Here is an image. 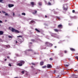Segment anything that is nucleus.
<instances>
[{
    "instance_id": "nucleus-36",
    "label": "nucleus",
    "mask_w": 78,
    "mask_h": 78,
    "mask_svg": "<svg viewBox=\"0 0 78 78\" xmlns=\"http://www.w3.org/2000/svg\"><path fill=\"white\" fill-rule=\"evenodd\" d=\"M53 2L52 3V5H53V4H54V3H55V1H54V0H53Z\"/></svg>"
},
{
    "instance_id": "nucleus-54",
    "label": "nucleus",
    "mask_w": 78,
    "mask_h": 78,
    "mask_svg": "<svg viewBox=\"0 0 78 78\" xmlns=\"http://www.w3.org/2000/svg\"><path fill=\"white\" fill-rule=\"evenodd\" d=\"M50 2H51V1H52V0H50Z\"/></svg>"
},
{
    "instance_id": "nucleus-18",
    "label": "nucleus",
    "mask_w": 78,
    "mask_h": 78,
    "mask_svg": "<svg viewBox=\"0 0 78 78\" xmlns=\"http://www.w3.org/2000/svg\"><path fill=\"white\" fill-rule=\"evenodd\" d=\"M46 67H47V66H44L42 67V68H43V69H45V68H46Z\"/></svg>"
},
{
    "instance_id": "nucleus-5",
    "label": "nucleus",
    "mask_w": 78,
    "mask_h": 78,
    "mask_svg": "<svg viewBox=\"0 0 78 78\" xmlns=\"http://www.w3.org/2000/svg\"><path fill=\"white\" fill-rule=\"evenodd\" d=\"M30 4L32 5V7H34V5H36V4L34 2H31Z\"/></svg>"
},
{
    "instance_id": "nucleus-33",
    "label": "nucleus",
    "mask_w": 78,
    "mask_h": 78,
    "mask_svg": "<svg viewBox=\"0 0 78 78\" xmlns=\"http://www.w3.org/2000/svg\"><path fill=\"white\" fill-rule=\"evenodd\" d=\"M25 72H24V71H22L21 73H22V74H24V73Z\"/></svg>"
},
{
    "instance_id": "nucleus-28",
    "label": "nucleus",
    "mask_w": 78,
    "mask_h": 78,
    "mask_svg": "<svg viewBox=\"0 0 78 78\" xmlns=\"http://www.w3.org/2000/svg\"><path fill=\"white\" fill-rule=\"evenodd\" d=\"M3 23L2 21L0 20V23ZM0 26H1V24H0Z\"/></svg>"
},
{
    "instance_id": "nucleus-56",
    "label": "nucleus",
    "mask_w": 78,
    "mask_h": 78,
    "mask_svg": "<svg viewBox=\"0 0 78 78\" xmlns=\"http://www.w3.org/2000/svg\"><path fill=\"white\" fill-rule=\"evenodd\" d=\"M56 72V71L55 70L54 71V72Z\"/></svg>"
},
{
    "instance_id": "nucleus-10",
    "label": "nucleus",
    "mask_w": 78,
    "mask_h": 78,
    "mask_svg": "<svg viewBox=\"0 0 78 78\" xmlns=\"http://www.w3.org/2000/svg\"><path fill=\"white\" fill-rule=\"evenodd\" d=\"M58 28H62V25H61V24H59V25H58Z\"/></svg>"
},
{
    "instance_id": "nucleus-59",
    "label": "nucleus",
    "mask_w": 78,
    "mask_h": 78,
    "mask_svg": "<svg viewBox=\"0 0 78 78\" xmlns=\"http://www.w3.org/2000/svg\"><path fill=\"white\" fill-rule=\"evenodd\" d=\"M32 67H33V66H32Z\"/></svg>"
},
{
    "instance_id": "nucleus-19",
    "label": "nucleus",
    "mask_w": 78,
    "mask_h": 78,
    "mask_svg": "<svg viewBox=\"0 0 78 78\" xmlns=\"http://www.w3.org/2000/svg\"><path fill=\"white\" fill-rule=\"evenodd\" d=\"M22 15H23V16H25L26 15V14L25 13H22Z\"/></svg>"
},
{
    "instance_id": "nucleus-48",
    "label": "nucleus",
    "mask_w": 78,
    "mask_h": 78,
    "mask_svg": "<svg viewBox=\"0 0 78 78\" xmlns=\"http://www.w3.org/2000/svg\"><path fill=\"white\" fill-rule=\"evenodd\" d=\"M75 71L77 72V70H74V72H75Z\"/></svg>"
},
{
    "instance_id": "nucleus-58",
    "label": "nucleus",
    "mask_w": 78,
    "mask_h": 78,
    "mask_svg": "<svg viewBox=\"0 0 78 78\" xmlns=\"http://www.w3.org/2000/svg\"><path fill=\"white\" fill-rule=\"evenodd\" d=\"M75 78H77V77H75Z\"/></svg>"
},
{
    "instance_id": "nucleus-7",
    "label": "nucleus",
    "mask_w": 78,
    "mask_h": 78,
    "mask_svg": "<svg viewBox=\"0 0 78 78\" xmlns=\"http://www.w3.org/2000/svg\"><path fill=\"white\" fill-rule=\"evenodd\" d=\"M8 7L9 8H11L12 7H13L14 5V4H9L8 5Z\"/></svg>"
},
{
    "instance_id": "nucleus-13",
    "label": "nucleus",
    "mask_w": 78,
    "mask_h": 78,
    "mask_svg": "<svg viewBox=\"0 0 78 78\" xmlns=\"http://www.w3.org/2000/svg\"><path fill=\"white\" fill-rule=\"evenodd\" d=\"M3 32L2 31H0V35H3Z\"/></svg>"
},
{
    "instance_id": "nucleus-51",
    "label": "nucleus",
    "mask_w": 78,
    "mask_h": 78,
    "mask_svg": "<svg viewBox=\"0 0 78 78\" xmlns=\"http://www.w3.org/2000/svg\"><path fill=\"white\" fill-rule=\"evenodd\" d=\"M14 78H18V77H14Z\"/></svg>"
},
{
    "instance_id": "nucleus-6",
    "label": "nucleus",
    "mask_w": 78,
    "mask_h": 78,
    "mask_svg": "<svg viewBox=\"0 0 78 78\" xmlns=\"http://www.w3.org/2000/svg\"><path fill=\"white\" fill-rule=\"evenodd\" d=\"M47 68H51L52 66L50 64H48L47 66Z\"/></svg>"
},
{
    "instance_id": "nucleus-55",
    "label": "nucleus",
    "mask_w": 78,
    "mask_h": 78,
    "mask_svg": "<svg viewBox=\"0 0 78 78\" xmlns=\"http://www.w3.org/2000/svg\"><path fill=\"white\" fill-rule=\"evenodd\" d=\"M6 47H7V48H8V46H6Z\"/></svg>"
},
{
    "instance_id": "nucleus-39",
    "label": "nucleus",
    "mask_w": 78,
    "mask_h": 78,
    "mask_svg": "<svg viewBox=\"0 0 78 78\" xmlns=\"http://www.w3.org/2000/svg\"><path fill=\"white\" fill-rule=\"evenodd\" d=\"M47 15H45V18H47Z\"/></svg>"
},
{
    "instance_id": "nucleus-4",
    "label": "nucleus",
    "mask_w": 78,
    "mask_h": 78,
    "mask_svg": "<svg viewBox=\"0 0 78 78\" xmlns=\"http://www.w3.org/2000/svg\"><path fill=\"white\" fill-rule=\"evenodd\" d=\"M52 37H57V34H52L51 35Z\"/></svg>"
},
{
    "instance_id": "nucleus-12",
    "label": "nucleus",
    "mask_w": 78,
    "mask_h": 78,
    "mask_svg": "<svg viewBox=\"0 0 78 78\" xmlns=\"http://www.w3.org/2000/svg\"><path fill=\"white\" fill-rule=\"evenodd\" d=\"M54 31H55V32H58V31H59V30L56 29H54Z\"/></svg>"
},
{
    "instance_id": "nucleus-25",
    "label": "nucleus",
    "mask_w": 78,
    "mask_h": 78,
    "mask_svg": "<svg viewBox=\"0 0 78 78\" xmlns=\"http://www.w3.org/2000/svg\"><path fill=\"white\" fill-rule=\"evenodd\" d=\"M8 37H9V38H12V37L10 36H9Z\"/></svg>"
},
{
    "instance_id": "nucleus-20",
    "label": "nucleus",
    "mask_w": 78,
    "mask_h": 78,
    "mask_svg": "<svg viewBox=\"0 0 78 78\" xmlns=\"http://www.w3.org/2000/svg\"><path fill=\"white\" fill-rule=\"evenodd\" d=\"M17 37H22V36L21 35L17 36Z\"/></svg>"
},
{
    "instance_id": "nucleus-15",
    "label": "nucleus",
    "mask_w": 78,
    "mask_h": 78,
    "mask_svg": "<svg viewBox=\"0 0 78 78\" xmlns=\"http://www.w3.org/2000/svg\"><path fill=\"white\" fill-rule=\"evenodd\" d=\"M35 30L37 31V32H38V33H39V32H40V31L39 30H38L37 28H35Z\"/></svg>"
},
{
    "instance_id": "nucleus-17",
    "label": "nucleus",
    "mask_w": 78,
    "mask_h": 78,
    "mask_svg": "<svg viewBox=\"0 0 78 78\" xmlns=\"http://www.w3.org/2000/svg\"><path fill=\"white\" fill-rule=\"evenodd\" d=\"M38 4L40 6H41L42 5V3L40 2L38 3Z\"/></svg>"
},
{
    "instance_id": "nucleus-3",
    "label": "nucleus",
    "mask_w": 78,
    "mask_h": 78,
    "mask_svg": "<svg viewBox=\"0 0 78 78\" xmlns=\"http://www.w3.org/2000/svg\"><path fill=\"white\" fill-rule=\"evenodd\" d=\"M11 31L12 32H15V33H19L20 32L19 31V30H16L15 29H14L13 28H12V30Z\"/></svg>"
},
{
    "instance_id": "nucleus-30",
    "label": "nucleus",
    "mask_w": 78,
    "mask_h": 78,
    "mask_svg": "<svg viewBox=\"0 0 78 78\" xmlns=\"http://www.w3.org/2000/svg\"><path fill=\"white\" fill-rule=\"evenodd\" d=\"M28 51H33V50L31 49H29V50H28Z\"/></svg>"
},
{
    "instance_id": "nucleus-43",
    "label": "nucleus",
    "mask_w": 78,
    "mask_h": 78,
    "mask_svg": "<svg viewBox=\"0 0 78 78\" xmlns=\"http://www.w3.org/2000/svg\"><path fill=\"white\" fill-rule=\"evenodd\" d=\"M6 60H7V59H4L5 61H6Z\"/></svg>"
},
{
    "instance_id": "nucleus-1",
    "label": "nucleus",
    "mask_w": 78,
    "mask_h": 78,
    "mask_svg": "<svg viewBox=\"0 0 78 78\" xmlns=\"http://www.w3.org/2000/svg\"><path fill=\"white\" fill-rule=\"evenodd\" d=\"M18 62H20L18 63L17 64V65L18 66H22L23 64H25V62L23 60H21Z\"/></svg>"
},
{
    "instance_id": "nucleus-46",
    "label": "nucleus",
    "mask_w": 78,
    "mask_h": 78,
    "mask_svg": "<svg viewBox=\"0 0 78 78\" xmlns=\"http://www.w3.org/2000/svg\"><path fill=\"white\" fill-rule=\"evenodd\" d=\"M32 65H35V64H34V63H32Z\"/></svg>"
},
{
    "instance_id": "nucleus-9",
    "label": "nucleus",
    "mask_w": 78,
    "mask_h": 78,
    "mask_svg": "<svg viewBox=\"0 0 78 78\" xmlns=\"http://www.w3.org/2000/svg\"><path fill=\"white\" fill-rule=\"evenodd\" d=\"M34 12H33L32 14L34 15V14H36L37 13V11L36 10H34Z\"/></svg>"
},
{
    "instance_id": "nucleus-57",
    "label": "nucleus",
    "mask_w": 78,
    "mask_h": 78,
    "mask_svg": "<svg viewBox=\"0 0 78 78\" xmlns=\"http://www.w3.org/2000/svg\"><path fill=\"white\" fill-rule=\"evenodd\" d=\"M2 12L0 11V13H1Z\"/></svg>"
},
{
    "instance_id": "nucleus-29",
    "label": "nucleus",
    "mask_w": 78,
    "mask_h": 78,
    "mask_svg": "<svg viewBox=\"0 0 78 78\" xmlns=\"http://www.w3.org/2000/svg\"><path fill=\"white\" fill-rule=\"evenodd\" d=\"M56 17L57 18V19H60V17L59 16H56Z\"/></svg>"
},
{
    "instance_id": "nucleus-41",
    "label": "nucleus",
    "mask_w": 78,
    "mask_h": 78,
    "mask_svg": "<svg viewBox=\"0 0 78 78\" xmlns=\"http://www.w3.org/2000/svg\"><path fill=\"white\" fill-rule=\"evenodd\" d=\"M11 27H9V30H11Z\"/></svg>"
},
{
    "instance_id": "nucleus-53",
    "label": "nucleus",
    "mask_w": 78,
    "mask_h": 78,
    "mask_svg": "<svg viewBox=\"0 0 78 78\" xmlns=\"http://www.w3.org/2000/svg\"><path fill=\"white\" fill-rule=\"evenodd\" d=\"M34 55H36V53L35 52V53H34Z\"/></svg>"
},
{
    "instance_id": "nucleus-34",
    "label": "nucleus",
    "mask_w": 78,
    "mask_h": 78,
    "mask_svg": "<svg viewBox=\"0 0 78 78\" xmlns=\"http://www.w3.org/2000/svg\"><path fill=\"white\" fill-rule=\"evenodd\" d=\"M75 12V10H73L72 11V12H73V13H74V12Z\"/></svg>"
},
{
    "instance_id": "nucleus-23",
    "label": "nucleus",
    "mask_w": 78,
    "mask_h": 78,
    "mask_svg": "<svg viewBox=\"0 0 78 78\" xmlns=\"http://www.w3.org/2000/svg\"><path fill=\"white\" fill-rule=\"evenodd\" d=\"M52 45H53V44H52L50 43L49 46L50 47H51Z\"/></svg>"
},
{
    "instance_id": "nucleus-40",
    "label": "nucleus",
    "mask_w": 78,
    "mask_h": 78,
    "mask_svg": "<svg viewBox=\"0 0 78 78\" xmlns=\"http://www.w3.org/2000/svg\"><path fill=\"white\" fill-rule=\"evenodd\" d=\"M9 66H10V67H11V64H9Z\"/></svg>"
},
{
    "instance_id": "nucleus-27",
    "label": "nucleus",
    "mask_w": 78,
    "mask_h": 78,
    "mask_svg": "<svg viewBox=\"0 0 78 78\" xmlns=\"http://www.w3.org/2000/svg\"><path fill=\"white\" fill-rule=\"evenodd\" d=\"M2 12L4 14H5L6 13V12L5 11H2Z\"/></svg>"
},
{
    "instance_id": "nucleus-22",
    "label": "nucleus",
    "mask_w": 78,
    "mask_h": 78,
    "mask_svg": "<svg viewBox=\"0 0 78 78\" xmlns=\"http://www.w3.org/2000/svg\"><path fill=\"white\" fill-rule=\"evenodd\" d=\"M31 23H33L34 22V21L33 20H32L31 21Z\"/></svg>"
},
{
    "instance_id": "nucleus-49",
    "label": "nucleus",
    "mask_w": 78,
    "mask_h": 78,
    "mask_svg": "<svg viewBox=\"0 0 78 78\" xmlns=\"http://www.w3.org/2000/svg\"><path fill=\"white\" fill-rule=\"evenodd\" d=\"M18 42H17V41H16V44H17Z\"/></svg>"
},
{
    "instance_id": "nucleus-37",
    "label": "nucleus",
    "mask_w": 78,
    "mask_h": 78,
    "mask_svg": "<svg viewBox=\"0 0 78 78\" xmlns=\"http://www.w3.org/2000/svg\"><path fill=\"white\" fill-rule=\"evenodd\" d=\"M31 41H32V42H34L35 40H31Z\"/></svg>"
},
{
    "instance_id": "nucleus-35",
    "label": "nucleus",
    "mask_w": 78,
    "mask_h": 78,
    "mask_svg": "<svg viewBox=\"0 0 78 78\" xmlns=\"http://www.w3.org/2000/svg\"><path fill=\"white\" fill-rule=\"evenodd\" d=\"M68 66H69V65H65V67H68Z\"/></svg>"
},
{
    "instance_id": "nucleus-31",
    "label": "nucleus",
    "mask_w": 78,
    "mask_h": 78,
    "mask_svg": "<svg viewBox=\"0 0 78 78\" xmlns=\"http://www.w3.org/2000/svg\"><path fill=\"white\" fill-rule=\"evenodd\" d=\"M5 16H9L7 13H5Z\"/></svg>"
},
{
    "instance_id": "nucleus-32",
    "label": "nucleus",
    "mask_w": 78,
    "mask_h": 78,
    "mask_svg": "<svg viewBox=\"0 0 78 78\" xmlns=\"http://www.w3.org/2000/svg\"><path fill=\"white\" fill-rule=\"evenodd\" d=\"M49 59L50 61H52V60H53L52 58H50Z\"/></svg>"
},
{
    "instance_id": "nucleus-11",
    "label": "nucleus",
    "mask_w": 78,
    "mask_h": 78,
    "mask_svg": "<svg viewBox=\"0 0 78 78\" xmlns=\"http://www.w3.org/2000/svg\"><path fill=\"white\" fill-rule=\"evenodd\" d=\"M43 64H44V62H40V66H43Z\"/></svg>"
},
{
    "instance_id": "nucleus-45",
    "label": "nucleus",
    "mask_w": 78,
    "mask_h": 78,
    "mask_svg": "<svg viewBox=\"0 0 78 78\" xmlns=\"http://www.w3.org/2000/svg\"><path fill=\"white\" fill-rule=\"evenodd\" d=\"M7 58H9V56H7Z\"/></svg>"
},
{
    "instance_id": "nucleus-52",
    "label": "nucleus",
    "mask_w": 78,
    "mask_h": 78,
    "mask_svg": "<svg viewBox=\"0 0 78 78\" xmlns=\"http://www.w3.org/2000/svg\"><path fill=\"white\" fill-rule=\"evenodd\" d=\"M30 44H32V42H30Z\"/></svg>"
},
{
    "instance_id": "nucleus-42",
    "label": "nucleus",
    "mask_w": 78,
    "mask_h": 78,
    "mask_svg": "<svg viewBox=\"0 0 78 78\" xmlns=\"http://www.w3.org/2000/svg\"><path fill=\"white\" fill-rule=\"evenodd\" d=\"M3 2V0H0V2Z\"/></svg>"
},
{
    "instance_id": "nucleus-2",
    "label": "nucleus",
    "mask_w": 78,
    "mask_h": 78,
    "mask_svg": "<svg viewBox=\"0 0 78 78\" xmlns=\"http://www.w3.org/2000/svg\"><path fill=\"white\" fill-rule=\"evenodd\" d=\"M63 6L62 7V8L63 10H64V11H67V10L68 9V7H67V5L65 4H64L63 5Z\"/></svg>"
},
{
    "instance_id": "nucleus-24",
    "label": "nucleus",
    "mask_w": 78,
    "mask_h": 78,
    "mask_svg": "<svg viewBox=\"0 0 78 78\" xmlns=\"http://www.w3.org/2000/svg\"><path fill=\"white\" fill-rule=\"evenodd\" d=\"M75 58H76V59H77V60H78V56H76L75 57Z\"/></svg>"
},
{
    "instance_id": "nucleus-16",
    "label": "nucleus",
    "mask_w": 78,
    "mask_h": 78,
    "mask_svg": "<svg viewBox=\"0 0 78 78\" xmlns=\"http://www.w3.org/2000/svg\"><path fill=\"white\" fill-rule=\"evenodd\" d=\"M48 5H49V6H51V2H48Z\"/></svg>"
},
{
    "instance_id": "nucleus-44",
    "label": "nucleus",
    "mask_w": 78,
    "mask_h": 78,
    "mask_svg": "<svg viewBox=\"0 0 78 78\" xmlns=\"http://www.w3.org/2000/svg\"><path fill=\"white\" fill-rule=\"evenodd\" d=\"M57 77H58V78H59V77H60L59 76V75H58L57 76Z\"/></svg>"
},
{
    "instance_id": "nucleus-8",
    "label": "nucleus",
    "mask_w": 78,
    "mask_h": 78,
    "mask_svg": "<svg viewBox=\"0 0 78 78\" xmlns=\"http://www.w3.org/2000/svg\"><path fill=\"white\" fill-rule=\"evenodd\" d=\"M50 44V43H49L48 42H46L45 43L46 45H47L48 47H49Z\"/></svg>"
},
{
    "instance_id": "nucleus-21",
    "label": "nucleus",
    "mask_w": 78,
    "mask_h": 78,
    "mask_svg": "<svg viewBox=\"0 0 78 78\" xmlns=\"http://www.w3.org/2000/svg\"><path fill=\"white\" fill-rule=\"evenodd\" d=\"M75 76V74H73L72 76H71V77H73V78L74 77V76Z\"/></svg>"
},
{
    "instance_id": "nucleus-50",
    "label": "nucleus",
    "mask_w": 78,
    "mask_h": 78,
    "mask_svg": "<svg viewBox=\"0 0 78 78\" xmlns=\"http://www.w3.org/2000/svg\"><path fill=\"white\" fill-rule=\"evenodd\" d=\"M5 22H7V20H5Z\"/></svg>"
},
{
    "instance_id": "nucleus-38",
    "label": "nucleus",
    "mask_w": 78,
    "mask_h": 78,
    "mask_svg": "<svg viewBox=\"0 0 78 78\" xmlns=\"http://www.w3.org/2000/svg\"><path fill=\"white\" fill-rule=\"evenodd\" d=\"M15 15V14L14 13H13V16H14Z\"/></svg>"
},
{
    "instance_id": "nucleus-14",
    "label": "nucleus",
    "mask_w": 78,
    "mask_h": 78,
    "mask_svg": "<svg viewBox=\"0 0 78 78\" xmlns=\"http://www.w3.org/2000/svg\"><path fill=\"white\" fill-rule=\"evenodd\" d=\"M70 50H71V51H75V50L73 48H70Z\"/></svg>"
},
{
    "instance_id": "nucleus-26",
    "label": "nucleus",
    "mask_w": 78,
    "mask_h": 78,
    "mask_svg": "<svg viewBox=\"0 0 78 78\" xmlns=\"http://www.w3.org/2000/svg\"><path fill=\"white\" fill-rule=\"evenodd\" d=\"M64 52L65 53H67V51H66V50H65L64 51Z\"/></svg>"
},
{
    "instance_id": "nucleus-47",
    "label": "nucleus",
    "mask_w": 78,
    "mask_h": 78,
    "mask_svg": "<svg viewBox=\"0 0 78 78\" xmlns=\"http://www.w3.org/2000/svg\"><path fill=\"white\" fill-rule=\"evenodd\" d=\"M56 47H57L56 46H55L54 47V48H56Z\"/></svg>"
}]
</instances>
